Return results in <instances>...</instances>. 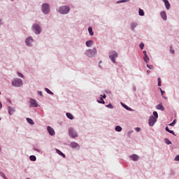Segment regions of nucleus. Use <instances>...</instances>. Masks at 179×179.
<instances>
[{
  "label": "nucleus",
  "mask_w": 179,
  "mask_h": 179,
  "mask_svg": "<svg viewBox=\"0 0 179 179\" xmlns=\"http://www.w3.org/2000/svg\"><path fill=\"white\" fill-rule=\"evenodd\" d=\"M157 118H159V114L157 111L153 112V115H151L150 117V119L148 120V124L150 127H153L156 122H157Z\"/></svg>",
  "instance_id": "nucleus-1"
},
{
  "label": "nucleus",
  "mask_w": 179,
  "mask_h": 179,
  "mask_svg": "<svg viewBox=\"0 0 179 179\" xmlns=\"http://www.w3.org/2000/svg\"><path fill=\"white\" fill-rule=\"evenodd\" d=\"M23 85L22 80L20 78H15L12 80V86L15 87H20Z\"/></svg>",
  "instance_id": "nucleus-2"
},
{
  "label": "nucleus",
  "mask_w": 179,
  "mask_h": 179,
  "mask_svg": "<svg viewBox=\"0 0 179 179\" xmlns=\"http://www.w3.org/2000/svg\"><path fill=\"white\" fill-rule=\"evenodd\" d=\"M71 9L69 6H63L60 7L59 12L62 15H66L70 12Z\"/></svg>",
  "instance_id": "nucleus-3"
},
{
  "label": "nucleus",
  "mask_w": 179,
  "mask_h": 179,
  "mask_svg": "<svg viewBox=\"0 0 179 179\" xmlns=\"http://www.w3.org/2000/svg\"><path fill=\"white\" fill-rule=\"evenodd\" d=\"M96 54H97L96 48L88 50L86 53L87 56L90 58L94 57Z\"/></svg>",
  "instance_id": "nucleus-4"
},
{
  "label": "nucleus",
  "mask_w": 179,
  "mask_h": 179,
  "mask_svg": "<svg viewBox=\"0 0 179 179\" xmlns=\"http://www.w3.org/2000/svg\"><path fill=\"white\" fill-rule=\"evenodd\" d=\"M41 10L43 12V13L47 15L49 14L50 13V6L48 3H43L42 5V8Z\"/></svg>",
  "instance_id": "nucleus-5"
},
{
  "label": "nucleus",
  "mask_w": 179,
  "mask_h": 179,
  "mask_svg": "<svg viewBox=\"0 0 179 179\" xmlns=\"http://www.w3.org/2000/svg\"><path fill=\"white\" fill-rule=\"evenodd\" d=\"M118 57V54L115 51H111L109 55V58L113 63H115V58Z\"/></svg>",
  "instance_id": "nucleus-6"
},
{
  "label": "nucleus",
  "mask_w": 179,
  "mask_h": 179,
  "mask_svg": "<svg viewBox=\"0 0 179 179\" xmlns=\"http://www.w3.org/2000/svg\"><path fill=\"white\" fill-rule=\"evenodd\" d=\"M33 30L36 34H40L41 32V28L39 24H33Z\"/></svg>",
  "instance_id": "nucleus-7"
},
{
  "label": "nucleus",
  "mask_w": 179,
  "mask_h": 179,
  "mask_svg": "<svg viewBox=\"0 0 179 179\" xmlns=\"http://www.w3.org/2000/svg\"><path fill=\"white\" fill-rule=\"evenodd\" d=\"M69 136L73 138L78 137V134L77 132L74 130L73 128H71L69 129Z\"/></svg>",
  "instance_id": "nucleus-8"
},
{
  "label": "nucleus",
  "mask_w": 179,
  "mask_h": 179,
  "mask_svg": "<svg viewBox=\"0 0 179 179\" xmlns=\"http://www.w3.org/2000/svg\"><path fill=\"white\" fill-rule=\"evenodd\" d=\"M29 103H30V108H36V107H38V102L35 99H31L29 100Z\"/></svg>",
  "instance_id": "nucleus-9"
},
{
  "label": "nucleus",
  "mask_w": 179,
  "mask_h": 179,
  "mask_svg": "<svg viewBox=\"0 0 179 179\" xmlns=\"http://www.w3.org/2000/svg\"><path fill=\"white\" fill-rule=\"evenodd\" d=\"M33 42H34V40L31 37H28L25 41L27 45L29 47L31 46Z\"/></svg>",
  "instance_id": "nucleus-10"
},
{
  "label": "nucleus",
  "mask_w": 179,
  "mask_h": 179,
  "mask_svg": "<svg viewBox=\"0 0 179 179\" xmlns=\"http://www.w3.org/2000/svg\"><path fill=\"white\" fill-rule=\"evenodd\" d=\"M47 130H48V133L50 136H55V131L54 129L52 127L48 126L47 127Z\"/></svg>",
  "instance_id": "nucleus-11"
},
{
  "label": "nucleus",
  "mask_w": 179,
  "mask_h": 179,
  "mask_svg": "<svg viewBox=\"0 0 179 179\" xmlns=\"http://www.w3.org/2000/svg\"><path fill=\"white\" fill-rule=\"evenodd\" d=\"M8 110L9 115H13L15 113V108H13L11 106H8Z\"/></svg>",
  "instance_id": "nucleus-12"
},
{
  "label": "nucleus",
  "mask_w": 179,
  "mask_h": 179,
  "mask_svg": "<svg viewBox=\"0 0 179 179\" xmlns=\"http://www.w3.org/2000/svg\"><path fill=\"white\" fill-rule=\"evenodd\" d=\"M71 148H73V149L79 148L80 145L78 143L72 142L71 143Z\"/></svg>",
  "instance_id": "nucleus-13"
},
{
  "label": "nucleus",
  "mask_w": 179,
  "mask_h": 179,
  "mask_svg": "<svg viewBox=\"0 0 179 179\" xmlns=\"http://www.w3.org/2000/svg\"><path fill=\"white\" fill-rule=\"evenodd\" d=\"M130 158L133 160V161H134V162H137L138 161V159H139V156H138V155H131V156H130Z\"/></svg>",
  "instance_id": "nucleus-14"
},
{
  "label": "nucleus",
  "mask_w": 179,
  "mask_h": 179,
  "mask_svg": "<svg viewBox=\"0 0 179 179\" xmlns=\"http://www.w3.org/2000/svg\"><path fill=\"white\" fill-rule=\"evenodd\" d=\"M156 108L162 111H164L165 110L164 107L163 106V104L162 103L157 105Z\"/></svg>",
  "instance_id": "nucleus-15"
},
{
  "label": "nucleus",
  "mask_w": 179,
  "mask_h": 179,
  "mask_svg": "<svg viewBox=\"0 0 179 179\" xmlns=\"http://www.w3.org/2000/svg\"><path fill=\"white\" fill-rule=\"evenodd\" d=\"M163 2H164V5L166 6V10H169L171 6L169 2L168 1V0H163Z\"/></svg>",
  "instance_id": "nucleus-16"
},
{
  "label": "nucleus",
  "mask_w": 179,
  "mask_h": 179,
  "mask_svg": "<svg viewBox=\"0 0 179 179\" xmlns=\"http://www.w3.org/2000/svg\"><path fill=\"white\" fill-rule=\"evenodd\" d=\"M56 152L62 156L63 158H66V155L64 153H63L61 150H59V149H56Z\"/></svg>",
  "instance_id": "nucleus-17"
},
{
  "label": "nucleus",
  "mask_w": 179,
  "mask_h": 179,
  "mask_svg": "<svg viewBox=\"0 0 179 179\" xmlns=\"http://www.w3.org/2000/svg\"><path fill=\"white\" fill-rule=\"evenodd\" d=\"M160 15H161V17H162V20L166 21V19H167V16H166V13L164 11H162V12H161Z\"/></svg>",
  "instance_id": "nucleus-18"
},
{
  "label": "nucleus",
  "mask_w": 179,
  "mask_h": 179,
  "mask_svg": "<svg viewBox=\"0 0 179 179\" xmlns=\"http://www.w3.org/2000/svg\"><path fill=\"white\" fill-rule=\"evenodd\" d=\"M93 45V41H88L86 42V46L87 48H91Z\"/></svg>",
  "instance_id": "nucleus-19"
},
{
  "label": "nucleus",
  "mask_w": 179,
  "mask_h": 179,
  "mask_svg": "<svg viewBox=\"0 0 179 179\" xmlns=\"http://www.w3.org/2000/svg\"><path fill=\"white\" fill-rule=\"evenodd\" d=\"M66 117L71 120L74 119V116L71 113H66Z\"/></svg>",
  "instance_id": "nucleus-20"
},
{
  "label": "nucleus",
  "mask_w": 179,
  "mask_h": 179,
  "mask_svg": "<svg viewBox=\"0 0 179 179\" xmlns=\"http://www.w3.org/2000/svg\"><path fill=\"white\" fill-rule=\"evenodd\" d=\"M138 26V24L136 22H132L131 24V28L132 29V31L135 30V28H136V27Z\"/></svg>",
  "instance_id": "nucleus-21"
},
{
  "label": "nucleus",
  "mask_w": 179,
  "mask_h": 179,
  "mask_svg": "<svg viewBox=\"0 0 179 179\" xmlns=\"http://www.w3.org/2000/svg\"><path fill=\"white\" fill-rule=\"evenodd\" d=\"M27 121L29 124L34 125V122L31 118L27 117Z\"/></svg>",
  "instance_id": "nucleus-22"
},
{
  "label": "nucleus",
  "mask_w": 179,
  "mask_h": 179,
  "mask_svg": "<svg viewBox=\"0 0 179 179\" xmlns=\"http://www.w3.org/2000/svg\"><path fill=\"white\" fill-rule=\"evenodd\" d=\"M88 31H89V34H90V36H94V35L92 27H90L88 28Z\"/></svg>",
  "instance_id": "nucleus-23"
},
{
  "label": "nucleus",
  "mask_w": 179,
  "mask_h": 179,
  "mask_svg": "<svg viewBox=\"0 0 179 179\" xmlns=\"http://www.w3.org/2000/svg\"><path fill=\"white\" fill-rule=\"evenodd\" d=\"M115 130L117 132H121L122 131V127H121V126H116Z\"/></svg>",
  "instance_id": "nucleus-24"
},
{
  "label": "nucleus",
  "mask_w": 179,
  "mask_h": 179,
  "mask_svg": "<svg viewBox=\"0 0 179 179\" xmlns=\"http://www.w3.org/2000/svg\"><path fill=\"white\" fill-rule=\"evenodd\" d=\"M138 14L141 17L145 16V12H143V10H142L141 8H139Z\"/></svg>",
  "instance_id": "nucleus-25"
},
{
  "label": "nucleus",
  "mask_w": 179,
  "mask_h": 179,
  "mask_svg": "<svg viewBox=\"0 0 179 179\" xmlns=\"http://www.w3.org/2000/svg\"><path fill=\"white\" fill-rule=\"evenodd\" d=\"M29 159L32 162H36V157L35 155H31L29 157Z\"/></svg>",
  "instance_id": "nucleus-26"
},
{
  "label": "nucleus",
  "mask_w": 179,
  "mask_h": 179,
  "mask_svg": "<svg viewBox=\"0 0 179 179\" xmlns=\"http://www.w3.org/2000/svg\"><path fill=\"white\" fill-rule=\"evenodd\" d=\"M45 91L48 94H51V95H53V94H54V93H53L50 90H49L48 88H45Z\"/></svg>",
  "instance_id": "nucleus-27"
},
{
  "label": "nucleus",
  "mask_w": 179,
  "mask_h": 179,
  "mask_svg": "<svg viewBox=\"0 0 179 179\" xmlns=\"http://www.w3.org/2000/svg\"><path fill=\"white\" fill-rule=\"evenodd\" d=\"M99 103L105 104L106 101L103 100V97H100V101H98Z\"/></svg>",
  "instance_id": "nucleus-28"
},
{
  "label": "nucleus",
  "mask_w": 179,
  "mask_h": 179,
  "mask_svg": "<svg viewBox=\"0 0 179 179\" xmlns=\"http://www.w3.org/2000/svg\"><path fill=\"white\" fill-rule=\"evenodd\" d=\"M144 62L145 63H149V57L147 55V56H144Z\"/></svg>",
  "instance_id": "nucleus-29"
},
{
  "label": "nucleus",
  "mask_w": 179,
  "mask_h": 179,
  "mask_svg": "<svg viewBox=\"0 0 179 179\" xmlns=\"http://www.w3.org/2000/svg\"><path fill=\"white\" fill-rule=\"evenodd\" d=\"M123 107H124L126 110H129V111L132 110V108L128 107V106H127V105H125V104L123 105Z\"/></svg>",
  "instance_id": "nucleus-30"
},
{
  "label": "nucleus",
  "mask_w": 179,
  "mask_h": 179,
  "mask_svg": "<svg viewBox=\"0 0 179 179\" xmlns=\"http://www.w3.org/2000/svg\"><path fill=\"white\" fill-rule=\"evenodd\" d=\"M17 74L18 77L24 78V75L22 73L17 71Z\"/></svg>",
  "instance_id": "nucleus-31"
},
{
  "label": "nucleus",
  "mask_w": 179,
  "mask_h": 179,
  "mask_svg": "<svg viewBox=\"0 0 179 179\" xmlns=\"http://www.w3.org/2000/svg\"><path fill=\"white\" fill-rule=\"evenodd\" d=\"M164 141H165V143L167 145L171 144V142L168 138H165Z\"/></svg>",
  "instance_id": "nucleus-32"
},
{
  "label": "nucleus",
  "mask_w": 179,
  "mask_h": 179,
  "mask_svg": "<svg viewBox=\"0 0 179 179\" xmlns=\"http://www.w3.org/2000/svg\"><path fill=\"white\" fill-rule=\"evenodd\" d=\"M176 124V120L175 119L173 122L169 124V126L173 127Z\"/></svg>",
  "instance_id": "nucleus-33"
},
{
  "label": "nucleus",
  "mask_w": 179,
  "mask_h": 179,
  "mask_svg": "<svg viewBox=\"0 0 179 179\" xmlns=\"http://www.w3.org/2000/svg\"><path fill=\"white\" fill-rule=\"evenodd\" d=\"M0 176L2 177L3 179H7L6 175L2 172L0 173Z\"/></svg>",
  "instance_id": "nucleus-34"
},
{
  "label": "nucleus",
  "mask_w": 179,
  "mask_h": 179,
  "mask_svg": "<svg viewBox=\"0 0 179 179\" xmlns=\"http://www.w3.org/2000/svg\"><path fill=\"white\" fill-rule=\"evenodd\" d=\"M106 108H110V109L113 108V105L111 103H109V104L106 105Z\"/></svg>",
  "instance_id": "nucleus-35"
},
{
  "label": "nucleus",
  "mask_w": 179,
  "mask_h": 179,
  "mask_svg": "<svg viewBox=\"0 0 179 179\" xmlns=\"http://www.w3.org/2000/svg\"><path fill=\"white\" fill-rule=\"evenodd\" d=\"M124 2H129V0H121V1H118V3H122Z\"/></svg>",
  "instance_id": "nucleus-36"
},
{
  "label": "nucleus",
  "mask_w": 179,
  "mask_h": 179,
  "mask_svg": "<svg viewBox=\"0 0 179 179\" xmlns=\"http://www.w3.org/2000/svg\"><path fill=\"white\" fill-rule=\"evenodd\" d=\"M143 48H145V44L141 43V44H140V48H141V50H143Z\"/></svg>",
  "instance_id": "nucleus-37"
},
{
  "label": "nucleus",
  "mask_w": 179,
  "mask_h": 179,
  "mask_svg": "<svg viewBox=\"0 0 179 179\" xmlns=\"http://www.w3.org/2000/svg\"><path fill=\"white\" fill-rule=\"evenodd\" d=\"M147 67H148L149 69H153V66H152V65L147 64Z\"/></svg>",
  "instance_id": "nucleus-38"
},
{
  "label": "nucleus",
  "mask_w": 179,
  "mask_h": 179,
  "mask_svg": "<svg viewBox=\"0 0 179 179\" xmlns=\"http://www.w3.org/2000/svg\"><path fill=\"white\" fill-rule=\"evenodd\" d=\"M175 161L179 162V155L176 156Z\"/></svg>",
  "instance_id": "nucleus-39"
},
{
  "label": "nucleus",
  "mask_w": 179,
  "mask_h": 179,
  "mask_svg": "<svg viewBox=\"0 0 179 179\" xmlns=\"http://www.w3.org/2000/svg\"><path fill=\"white\" fill-rule=\"evenodd\" d=\"M135 130H136V132H139V131H141V128H139V127H136V128H135Z\"/></svg>",
  "instance_id": "nucleus-40"
},
{
  "label": "nucleus",
  "mask_w": 179,
  "mask_h": 179,
  "mask_svg": "<svg viewBox=\"0 0 179 179\" xmlns=\"http://www.w3.org/2000/svg\"><path fill=\"white\" fill-rule=\"evenodd\" d=\"M170 52L171 54H174V50H173L172 47L170 48Z\"/></svg>",
  "instance_id": "nucleus-41"
},
{
  "label": "nucleus",
  "mask_w": 179,
  "mask_h": 179,
  "mask_svg": "<svg viewBox=\"0 0 179 179\" xmlns=\"http://www.w3.org/2000/svg\"><path fill=\"white\" fill-rule=\"evenodd\" d=\"M169 133H170V134L174 135V131H173V130H169Z\"/></svg>",
  "instance_id": "nucleus-42"
},
{
  "label": "nucleus",
  "mask_w": 179,
  "mask_h": 179,
  "mask_svg": "<svg viewBox=\"0 0 179 179\" xmlns=\"http://www.w3.org/2000/svg\"><path fill=\"white\" fill-rule=\"evenodd\" d=\"M158 86L162 87V81L158 82Z\"/></svg>",
  "instance_id": "nucleus-43"
},
{
  "label": "nucleus",
  "mask_w": 179,
  "mask_h": 179,
  "mask_svg": "<svg viewBox=\"0 0 179 179\" xmlns=\"http://www.w3.org/2000/svg\"><path fill=\"white\" fill-rule=\"evenodd\" d=\"M160 91H161L162 95H163L164 94V91H163V90H162V88H160Z\"/></svg>",
  "instance_id": "nucleus-44"
},
{
  "label": "nucleus",
  "mask_w": 179,
  "mask_h": 179,
  "mask_svg": "<svg viewBox=\"0 0 179 179\" xmlns=\"http://www.w3.org/2000/svg\"><path fill=\"white\" fill-rule=\"evenodd\" d=\"M143 54H144V57L148 56V53L146 52V51H143Z\"/></svg>",
  "instance_id": "nucleus-45"
},
{
  "label": "nucleus",
  "mask_w": 179,
  "mask_h": 179,
  "mask_svg": "<svg viewBox=\"0 0 179 179\" xmlns=\"http://www.w3.org/2000/svg\"><path fill=\"white\" fill-rule=\"evenodd\" d=\"M166 131H167V132H169V128H168V127H166Z\"/></svg>",
  "instance_id": "nucleus-46"
},
{
  "label": "nucleus",
  "mask_w": 179,
  "mask_h": 179,
  "mask_svg": "<svg viewBox=\"0 0 179 179\" xmlns=\"http://www.w3.org/2000/svg\"><path fill=\"white\" fill-rule=\"evenodd\" d=\"M2 107H3L2 103H1V102H0V109H1V108H2Z\"/></svg>",
  "instance_id": "nucleus-47"
},
{
  "label": "nucleus",
  "mask_w": 179,
  "mask_h": 179,
  "mask_svg": "<svg viewBox=\"0 0 179 179\" xmlns=\"http://www.w3.org/2000/svg\"><path fill=\"white\" fill-rule=\"evenodd\" d=\"M103 99H106L107 96L106 94H103V96H102Z\"/></svg>",
  "instance_id": "nucleus-48"
},
{
  "label": "nucleus",
  "mask_w": 179,
  "mask_h": 179,
  "mask_svg": "<svg viewBox=\"0 0 179 179\" xmlns=\"http://www.w3.org/2000/svg\"><path fill=\"white\" fill-rule=\"evenodd\" d=\"M159 82H162V80L160 79V78H158V83Z\"/></svg>",
  "instance_id": "nucleus-49"
},
{
  "label": "nucleus",
  "mask_w": 179,
  "mask_h": 179,
  "mask_svg": "<svg viewBox=\"0 0 179 179\" xmlns=\"http://www.w3.org/2000/svg\"><path fill=\"white\" fill-rule=\"evenodd\" d=\"M148 74L150 73V71L149 70L147 71Z\"/></svg>",
  "instance_id": "nucleus-50"
},
{
  "label": "nucleus",
  "mask_w": 179,
  "mask_h": 179,
  "mask_svg": "<svg viewBox=\"0 0 179 179\" xmlns=\"http://www.w3.org/2000/svg\"><path fill=\"white\" fill-rule=\"evenodd\" d=\"M41 96H43L42 92H39Z\"/></svg>",
  "instance_id": "nucleus-51"
},
{
  "label": "nucleus",
  "mask_w": 179,
  "mask_h": 179,
  "mask_svg": "<svg viewBox=\"0 0 179 179\" xmlns=\"http://www.w3.org/2000/svg\"><path fill=\"white\" fill-rule=\"evenodd\" d=\"M101 64V61L99 62V64Z\"/></svg>",
  "instance_id": "nucleus-52"
},
{
  "label": "nucleus",
  "mask_w": 179,
  "mask_h": 179,
  "mask_svg": "<svg viewBox=\"0 0 179 179\" xmlns=\"http://www.w3.org/2000/svg\"><path fill=\"white\" fill-rule=\"evenodd\" d=\"M2 20H0V23H1Z\"/></svg>",
  "instance_id": "nucleus-53"
},
{
  "label": "nucleus",
  "mask_w": 179,
  "mask_h": 179,
  "mask_svg": "<svg viewBox=\"0 0 179 179\" xmlns=\"http://www.w3.org/2000/svg\"><path fill=\"white\" fill-rule=\"evenodd\" d=\"M27 179H31V178H27Z\"/></svg>",
  "instance_id": "nucleus-54"
},
{
  "label": "nucleus",
  "mask_w": 179,
  "mask_h": 179,
  "mask_svg": "<svg viewBox=\"0 0 179 179\" xmlns=\"http://www.w3.org/2000/svg\"><path fill=\"white\" fill-rule=\"evenodd\" d=\"M1 120V118H0V121Z\"/></svg>",
  "instance_id": "nucleus-55"
},
{
  "label": "nucleus",
  "mask_w": 179,
  "mask_h": 179,
  "mask_svg": "<svg viewBox=\"0 0 179 179\" xmlns=\"http://www.w3.org/2000/svg\"><path fill=\"white\" fill-rule=\"evenodd\" d=\"M11 1H14V0H11Z\"/></svg>",
  "instance_id": "nucleus-56"
}]
</instances>
